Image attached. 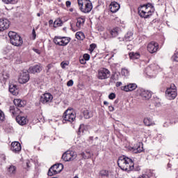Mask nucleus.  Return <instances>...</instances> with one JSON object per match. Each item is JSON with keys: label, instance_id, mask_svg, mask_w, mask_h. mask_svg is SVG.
Returning a JSON list of instances; mask_svg holds the SVG:
<instances>
[{"label": "nucleus", "instance_id": "obj_53", "mask_svg": "<svg viewBox=\"0 0 178 178\" xmlns=\"http://www.w3.org/2000/svg\"><path fill=\"white\" fill-rule=\"evenodd\" d=\"M73 84H74L73 80H70L67 83V86L68 87H72V86H73Z\"/></svg>", "mask_w": 178, "mask_h": 178}, {"label": "nucleus", "instance_id": "obj_30", "mask_svg": "<svg viewBox=\"0 0 178 178\" xmlns=\"http://www.w3.org/2000/svg\"><path fill=\"white\" fill-rule=\"evenodd\" d=\"M119 31H120V29L118 27L114 28L110 31L111 35L113 38L118 37L119 35Z\"/></svg>", "mask_w": 178, "mask_h": 178}, {"label": "nucleus", "instance_id": "obj_22", "mask_svg": "<svg viewBox=\"0 0 178 178\" xmlns=\"http://www.w3.org/2000/svg\"><path fill=\"white\" fill-rule=\"evenodd\" d=\"M14 104L15 106H18V108H23V106H26V102L20 99H15Z\"/></svg>", "mask_w": 178, "mask_h": 178}, {"label": "nucleus", "instance_id": "obj_49", "mask_svg": "<svg viewBox=\"0 0 178 178\" xmlns=\"http://www.w3.org/2000/svg\"><path fill=\"white\" fill-rule=\"evenodd\" d=\"M97 48V44L95 43H92L90 45V51H94V49Z\"/></svg>", "mask_w": 178, "mask_h": 178}, {"label": "nucleus", "instance_id": "obj_7", "mask_svg": "<svg viewBox=\"0 0 178 178\" xmlns=\"http://www.w3.org/2000/svg\"><path fill=\"white\" fill-rule=\"evenodd\" d=\"M137 97H140L144 101H148L152 97V92L144 88H138L136 90Z\"/></svg>", "mask_w": 178, "mask_h": 178}, {"label": "nucleus", "instance_id": "obj_34", "mask_svg": "<svg viewBox=\"0 0 178 178\" xmlns=\"http://www.w3.org/2000/svg\"><path fill=\"white\" fill-rule=\"evenodd\" d=\"M9 23H0V31H4L9 29Z\"/></svg>", "mask_w": 178, "mask_h": 178}, {"label": "nucleus", "instance_id": "obj_9", "mask_svg": "<svg viewBox=\"0 0 178 178\" xmlns=\"http://www.w3.org/2000/svg\"><path fill=\"white\" fill-rule=\"evenodd\" d=\"M76 158H77V153L70 150L65 152L62 156V159H63L65 162H70V161H74Z\"/></svg>", "mask_w": 178, "mask_h": 178}, {"label": "nucleus", "instance_id": "obj_31", "mask_svg": "<svg viewBox=\"0 0 178 178\" xmlns=\"http://www.w3.org/2000/svg\"><path fill=\"white\" fill-rule=\"evenodd\" d=\"M133 38V32L128 31L124 36V41H131Z\"/></svg>", "mask_w": 178, "mask_h": 178}, {"label": "nucleus", "instance_id": "obj_63", "mask_svg": "<svg viewBox=\"0 0 178 178\" xmlns=\"http://www.w3.org/2000/svg\"><path fill=\"white\" fill-rule=\"evenodd\" d=\"M104 105H109V103L108 102H106V101H104Z\"/></svg>", "mask_w": 178, "mask_h": 178}, {"label": "nucleus", "instance_id": "obj_21", "mask_svg": "<svg viewBox=\"0 0 178 178\" xmlns=\"http://www.w3.org/2000/svg\"><path fill=\"white\" fill-rule=\"evenodd\" d=\"M81 27H83V24L81 23H72L71 24V29L72 31L76 32L79 31V30L81 29Z\"/></svg>", "mask_w": 178, "mask_h": 178}, {"label": "nucleus", "instance_id": "obj_46", "mask_svg": "<svg viewBox=\"0 0 178 178\" xmlns=\"http://www.w3.org/2000/svg\"><path fill=\"white\" fill-rule=\"evenodd\" d=\"M96 29L97 30H98V31H104V26L99 25V24H97V26H96Z\"/></svg>", "mask_w": 178, "mask_h": 178}, {"label": "nucleus", "instance_id": "obj_51", "mask_svg": "<svg viewBox=\"0 0 178 178\" xmlns=\"http://www.w3.org/2000/svg\"><path fill=\"white\" fill-rule=\"evenodd\" d=\"M69 65V63H65V62H62L60 63V66L63 69H65L66 68V66H67Z\"/></svg>", "mask_w": 178, "mask_h": 178}, {"label": "nucleus", "instance_id": "obj_40", "mask_svg": "<svg viewBox=\"0 0 178 178\" xmlns=\"http://www.w3.org/2000/svg\"><path fill=\"white\" fill-rule=\"evenodd\" d=\"M121 74L122 76H129V70L126 69V68H123L121 71Z\"/></svg>", "mask_w": 178, "mask_h": 178}, {"label": "nucleus", "instance_id": "obj_39", "mask_svg": "<svg viewBox=\"0 0 178 178\" xmlns=\"http://www.w3.org/2000/svg\"><path fill=\"white\" fill-rule=\"evenodd\" d=\"M47 175L48 176H54V175H56V172H55V170L53 169L52 167H51L49 169V171L47 172Z\"/></svg>", "mask_w": 178, "mask_h": 178}, {"label": "nucleus", "instance_id": "obj_58", "mask_svg": "<svg viewBox=\"0 0 178 178\" xmlns=\"http://www.w3.org/2000/svg\"><path fill=\"white\" fill-rule=\"evenodd\" d=\"M127 49H129V51H131V49H133V45H131V44H128V45L127 46Z\"/></svg>", "mask_w": 178, "mask_h": 178}, {"label": "nucleus", "instance_id": "obj_4", "mask_svg": "<svg viewBox=\"0 0 178 178\" xmlns=\"http://www.w3.org/2000/svg\"><path fill=\"white\" fill-rule=\"evenodd\" d=\"M8 37H10V43L15 47H22L23 45V39L16 32L10 31Z\"/></svg>", "mask_w": 178, "mask_h": 178}, {"label": "nucleus", "instance_id": "obj_3", "mask_svg": "<svg viewBox=\"0 0 178 178\" xmlns=\"http://www.w3.org/2000/svg\"><path fill=\"white\" fill-rule=\"evenodd\" d=\"M78 5L83 13H90L92 10V3L90 0H78Z\"/></svg>", "mask_w": 178, "mask_h": 178}, {"label": "nucleus", "instance_id": "obj_26", "mask_svg": "<svg viewBox=\"0 0 178 178\" xmlns=\"http://www.w3.org/2000/svg\"><path fill=\"white\" fill-rule=\"evenodd\" d=\"M5 54L8 59H12L15 56V50L13 49H6Z\"/></svg>", "mask_w": 178, "mask_h": 178}, {"label": "nucleus", "instance_id": "obj_50", "mask_svg": "<svg viewBox=\"0 0 178 178\" xmlns=\"http://www.w3.org/2000/svg\"><path fill=\"white\" fill-rule=\"evenodd\" d=\"M108 98L109 99H115V98H116V95H115V93H111L108 95Z\"/></svg>", "mask_w": 178, "mask_h": 178}, {"label": "nucleus", "instance_id": "obj_47", "mask_svg": "<svg viewBox=\"0 0 178 178\" xmlns=\"http://www.w3.org/2000/svg\"><path fill=\"white\" fill-rule=\"evenodd\" d=\"M79 62H80V63H81V65H86L87 63L86 60L85 58H83V57L80 58Z\"/></svg>", "mask_w": 178, "mask_h": 178}, {"label": "nucleus", "instance_id": "obj_35", "mask_svg": "<svg viewBox=\"0 0 178 178\" xmlns=\"http://www.w3.org/2000/svg\"><path fill=\"white\" fill-rule=\"evenodd\" d=\"M83 116L85 119H90V118H92V113L88 110H86L83 111Z\"/></svg>", "mask_w": 178, "mask_h": 178}, {"label": "nucleus", "instance_id": "obj_10", "mask_svg": "<svg viewBox=\"0 0 178 178\" xmlns=\"http://www.w3.org/2000/svg\"><path fill=\"white\" fill-rule=\"evenodd\" d=\"M110 76L111 72L106 68H102L99 70L97 77L99 80H106Z\"/></svg>", "mask_w": 178, "mask_h": 178}, {"label": "nucleus", "instance_id": "obj_62", "mask_svg": "<svg viewBox=\"0 0 178 178\" xmlns=\"http://www.w3.org/2000/svg\"><path fill=\"white\" fill-rule=\"evenodd\" d=\"M0 23H6V19H0Z\"/></svg>", "mask_w": 178, "mask_h": 178}, {"label": "nucleus", "instance_id": "obj_23", "mask_svg": "<svg viewBox=\"0 0 178 178\" xmlns=\"http://www.w3.org/2000/svg\"><path fill=\"white\" fill-rule=\"evenodd\" d=\"M81 156H82V159H90L92 156V153L90 150H86L81 153Z\"/></svg>", "mask_w": 178, "mask_h": 178}, {"label": "nucleus", "instance_id": "obj_60", "mask_svg": "<svg viewBox=\"0 0 178 178\" xmlns=\"http://www.w3.org/2000/svg\"><path fill=\"white\" fill-rule=\"evenodd\" d=\"M26 168H30V161H26Z\"/></svg>", "mask_w": 178, "mask_h": 178}, {"label": "nucleus", "instance_id": "obj_5", "mask_svg": "<svg viewBox=\"0 0 178 178\" xmlns=\"http://www.w3.org/2000/svg\"><path fill=\"white\" fill-rule=\"evenodd\" d=\"M63 118L65 122L73 123L76 120V113L73 111L72 108H68L63 113Z\"/></svg>", "mask_w": 178, "mask_h": 178}, {"label": "nucleus", "instance_id": "obj_6", "mask_svg": "<svg viewBox=\"0 0 178 178\" xmlns=\"http://www.w3.org/2000/svg\"><path fill=\"white\" fill-rule=\"evenodd\" d=\"M165 95L168 99L170 100L175 99L177 97V88H176L175 84H171L170 87L167 88Z\"/></svg>", "mask_w": 178, "mask_h": 178}, {"label": "nucleus", "instance_id": "obj_57", "mask_svg": "<svg viewBox=\"0 0 178 178\" xmlns=\"http://www.w3.org/2000/svg\"><path fill=\"white\" fill-rule=\"evenodd\" d=\"M108 110L110 112H113V111H115V108H113V106H109Z\"/></svg>", "mask_w": 178, "mask_h": 178}, {"label": "nucleus", "instance_id": "obj_27", "mask_svg": "<svg viewBox=\"0 0 178 178\" xmlns=\"http://www.w3.org/2000/svg\"><path fill=\"white\" fill-rule=\"evenodd\" d=\"M10 112L12 113L13 116H17L19 113V110L17 107H15L14 106H10Z\"/></svg>", "mask_w": 178, "mask_h": 178}, {"label": "nucleus", "instance_id": "obj_64", "mask_svg": "<svg viewBox=\"0 0 178 178\" xmlns=\"http://www.w3.org/2000/svg\"><path fill=\"white\" fill-rule=\"evenodd\" d=\"M93 138L94 137L92 136L89 137V141H92Z\"/></svg>", "mask_w": 178, "mask_h": 178}, {"label": "nucleus", "instance_id": "obj_11", "mask_svg": "<svg viewBox=\"0 0 178 178\" xmlns=\"http://www.w3.org/2000/svg\"><path fill=\"white\" fill-rule=\"evenodd\" d=\"M147 49L149 54H155L159 49V44L156 42H151L147 44Z\"/></svg>", "mask_w": 178, "mask_h": 178}, {"label": "nucleus", "instance_id": "obj_15", "mask_svg": "<svg viewBox=\"0 0 178 178\" xmlns=\"http://www.w3.org/2000/svg\"><path fill=\"white\" fill-rule=\"evenodd\" d=\"M137 88V84L136 83H129L127 86H122L121 90L125 91V92H129L130 91H134Z\"/></svg>", "mask_w": 178, "mask_h": 178}, {"label": "nucleus", "instance_id": "obj_20", "mask_svg": "<svg viewBox=\"0 0 178 178\" xmlns=\"http://www.w3.org/2000/svg\"><path fill=\"white\" fill-rule=\"evenodd\" d=\"M51 168H53L56 175H58V173H60L62 170H63V165L62 163L55 164L51 166Z\"/></svg>", "mask_w": 178, "mask_h": 178}, {"label": "nucleus", "instance_id": "obj_43", "mask_svg": "<svg viewBox=\"0 0 178 178\" xmlns=\"http://www.w3.org/2000/svg\"><path fill=\"white\" fill-rule=\"evenodd\" d=\"M4 3H15L16 2V0H2Z\"/></svg>", "mask_w": 178, "mask_h": 178}, {"label": "nucleus", "instance_id": "obj_1", "mask_svg": "<svg viewBox=\"0 0 178 178\" xmlns=\"http://www.w3.org/2000/svg\"><path fill=\"white\" fill-rule=\"evenodd\" d=\"M118 165L120 169L126 172L134 170V163L133 160L126 156H122L118 159Z\"/></svg>", "mask_w": 178, "mask_h": 178}, {"label": "nucleus", "instance_id": "obj_29", "mask_svg": "<svg viewBox=\"0 0 178 178\" xmlns=\"http://www.w3.org/2000/svg\"><path fill=\"white\" fill-rule=\"evenodd\" d=\"M16 166L11 165L7 168L8 175H16Z\"/></svg>", "mask_w": 178, "mask_h": 178}, {"label": "nucleus", "instance_id": "obj_37", "mask_svg": "<svg viewBox=\"0 0 178 178\" xmlns=\"http://www.w3.org/2000/svg\"><path fill=\"white\" fill-rule=\"evenodd\" d=\"M134 149L135 150V152H143V147L140 146V145H136V146H135L134 147Z\"/></svg>", "mask_w": 178, "mask_h": 178}, {"label": "nucleus", "instance_id": "obj_13", "mask_svg": "<svg viewBox=\"0 0 178 178\" xmlns=\"http://www.w3.org/2000/svg\"><path fill=\"white\" fill-rule=\"evenodd\" d=\"M52 99H54V96L51 93H44L40 97V102L42 104H49V102H52Z\"/></svg>", "mask_w": 178, "mask_h": 178}, {"label": "nucleus", "instance_id": "obj_59", "mask_svg": "<svg viewBox=\"0 0 178 178\" xmlns=\"http://www.w3.org/2000/svg\"><path fill=\"white\" fill-rule=\"evenodd\" d=\"M84 127H86V126L84 124H81L80 127H79V130H81V131H83V129H84Z\"/></svg>", "mask_w": 178, "mask_h": 178}, {"label": "nucleus", "instance_id": "obj_28", "mask_svg": "<svg viewBox=\"0 0 178 178\" xmlns=\"http://www.w3.org/2000/svg\"><path fill=\"white\" fill-rule=\"evenodd\" d=\"M75 37L76 40H79V41H83L86 38L84 33L81 31L76 32L75 34Z\"/></svg>", "mask_w": 178, "mask_h": 178}, {"label": "nucleus", "instance_id": "obj_56", "mask_svg": "<svg viewBox=\"0 0 178 178\" xmlns=\"http://www.w3.org/2000/svg\"><path fill=\"white\" fill-rule=\"evenodd\" d=\"M33 50L34 51V52H35L38 55H40V54H41V51L38 49H33Z\"/></svg>", "mask_w": 178, "mask_h": 178}, {"label": "nucleus", "instance_id": "obj_41", "mask_svg": "<svg viewBox=\"0 0 178 178\" xmlns=\"http://www.w3.org/2000/svg\"><path fill=\"white\" fill-rule=\"evenodd\" d=\"M3 120H5V113L0 110V122H3Z\"/></svg>", "mask_w": 178, "mask_h": 178}, {"label": "nucleus", "instance_id": "obj_42", "mask_svg": "<svg viewBox=\"0 0 178 178\" xmlns=\"http://www.w3.org/2000/svg\"><path fill=\"white\" fill-rule=\"evenodd\" d=\"M172 60H174V62H178V53H175L174 54V55L172 57Z\"/></svg>", "mask_w": 178, "mask_h": 178}, {"label": "nucleus", "instance_id": "obj_24", "mask_svg": "<svg viewBox=\"0 0 178 178\" xmlns=\"http://www.w3.org/2000/svg\"><path fill=\"white\" fill-rule=\"evenodd\" d=\"M16 121L21 126H24V124H27V118L26 117L17 116Z\"/></svg>", "mask_w": 178, "mask_h": 178}, {"label": "nucleus", "instance_id": "obj_18", "mask_svg": "<svg viewBox=\"0 0 178 178\" xmlns=\"http://www.w3.org/2000/svg\"><path fill=\"white\" fill-rule=\"evenodd\" d=\"M120 9V5L116 1L111 2L110 5V10L112 13H116L118 10Z\"/></svg>", "mask_w": 178, "mask_h": 178}, {"label": "nucleus", "instance_id": "obj_17", "mask_svg": "<svg viewBox=\"0 0 178 178\" xmlns=\"http://www.w3.org/2000/svg\"><path fill=\"white\" fill-rule=\"evenodd\" d=\"M11 151L13 152H20L22 151V145L19 142H13L11 143Z\"/></svg>", "mask_w": 178, "mask_h": 178}, {"label": "nucleus", "instance_id": "obj_55", "mask_svg": "<svg viewBox=\"0 0 178 178\" xmlns=\"http://www.w3.org/2000/svg\"><path fill=\"white\" fill-rule=\"evenodd\" d=\"M65 5L67 8H70V6L72 5V2H70V1H67L65 3Z\"/></svg>", "mask_w": 178, "mask_h": 178}, {"label": "nucleus", "instance_id": "obj_32", "mask_svg": "<svg viewBox=\"0 0 178 178\" xmlns=\"http://www.w3.org/2000/svg\"><path fill=\"white\" fill-rule=\"evenodd\" d=\"M144 124L145 126H154L155 123L152 122V119L150 118H146L144 119Z\"/></svg>", "mask_w": 178, "mask_h": 178}, {"label": "nucleus", "instance_id": "obj_44", "mask_svg": "<svg viewBox=\"0 0 178 178\" xmlns=\"http://www.w3.org/2000/svg\"><path fill=\"white\" fill-rule=\"evenodd\" d=\"M36 37H37V34L35 33V29H33L32 31V35H31V38L32 40H35Z\"/></svg>", "mask_w": 178, "mask_h": 178}, {"label": "nucleus", "instance_id": "obj_48", "mask_svg": "<svg viewBox=\"0 0 178 178\" xmlns=\"http://www.w3.org/2000/svg\"><path fill=\"white\" fill-rule=\"evenodd\" d=\"M52 67H53L52 64H49V65L46 67L47 73H49V70L52 69Z\"/></svg>", "mask_w": 178, "mask_h": 178}, {"label": "nucleus", "instance_id": "obj_61", "mask_svg": "<svg viewBox=\"0 0 178 178\" xmlns=\"http://www.w3.org/2000/svg\"><path fill=\"white\" fill-rule=\"evenodd\" d=\"M122 86V82H117L116 83V87H120Z\"/></svg>", "mask_w": 178, "mask_h": 178}, {"label": "nucleus", "instance_id": "obj_2", "mask_svg": "<svg viewBox=\"0 0 178 178\" xmlns=\"http://www.w3.org/2000/svg\"><path fill=\"white\" fill-rule=\"evenodd\" d=\"M154 12H155V8L151 3L144 4L138 8L139 15L144 19H148L149 16H152Z\"/></svg>", "mask_w": 178, "mask_h": 178}, {"label": "nucleus", "instance_id": "obj_16", "mask_svg": "<svg viewBox=\"0 0 178 178\" xmlns=\"http://www.w3.org/2000/svg\"><path fill=\"white\" fill-rule=\"evenodd\" d=\"M42 70V66L41 65L38 64L36 65L30 67L29 69V72L35 74V73H40Z\"/></svg>", "mask_w": 178, "mask_h": 178}, {"label": "nucleus", "instance_id": "obj_19", "mask_svg": "<svg viewBox=\"0 0 178 178\" xmlns=\"http://www.w3.org/2000/svg\"><path fill=\"white\" fill-rule=\"evenodd\" d=\"M9 91L13 95H17L19 94V89L17 88V86L14 84L9 85Z\"/></svg>", "mask_w": 178, "mask_h": 178}, {"label": "nucleus", "instance_id": "obj_33", "mask_svg": "<svg viewBox=\"0 0 178 178\" xmlns=\"http://www.w3.org/2000/svg\"><path fill=\"white\" fill-rule=\"evenodd\" d=\"M99 175L100 176V177H108L109 171L106 170H102L99 172Z\"/></svg>", "mask_w": 178, "mask_h": 178}, {"label": "nucleus", "instance_id": "obj_38", "mask_svg": "<svg viewBox=\"0 0 178 178\" xmlns=\"http://www.w3.org/2000/svg\"><path fill=\"white\" fill-rule=\"evenodd\" d=\"M79 147H80L81 148H87V147H88V145L87 144V143H86V141L81 140L79 143Z\"/></svg>", "mask_w": 178, "mask_h": 178}, {"label": "nucleus", "instance_id": "obj_8", "mask_svg": "<svg viewBox=\"0 0 178 178\" xmlns=\"http://www.w3.org/2000/svg\"><path fill=\"white\" fill-rule=\"evenodd\" d=\"M70 40L69 37L55 36L54 42L56 45H59V47H66L70 42Z\"/></svg>", "mask_w": 178, "mask_h": 178}, {"label": "nucleus", "instance_id": "obj_54", "mask_svg": "<svg viewBox=\"0 0 178 178\" xmlns=\"http://www.w3.org/2000/svg\"><path fill=\"white\" fill-rule=\"evenodd\" d=\"M50 26H54V27H56V26H62V24H60V23H51Z\"/></svg>", "mask_w": 178, "mask_h": 178}, {"label": "nucleus", "instance_id": "obj_45", "mask_svg": "<svg viewBox=\"0 0 178 178\" xmlns=\"http://www.w3.org/2000/svg\"><path fill=\"white\" fill-rule=\"evenodd\" d=\"M86 22V18L84 17H79L77 19V23H85Z\"/></svg>", "mask_w": 178, "mask_h": 178}, {"label": "nucleus", "instance_id": "obj_25", "mask_svg": "<svg viewBox=\"0 0 178 178\" xmlns=\"http://www.w3.org/2000/svg\"><path fill=\"white\" fill-rule=\"evenodd\" d=\"M9 79V72L8 71H3L1 76V83H6V81Z\"/></svg>", "mask_w": 178, "mask_h": 178}, {"label": "nucleus", "instance_id": "obj_14", "mask_svg": "<svg viewBox=\"0 0 178 178\" xmlns=\"http://www.w3.org/2000/svg\"><path fill=\"white\" fill-rule=\"evenodd\" d=\"M30 80V75L27 72H22L18 79L20 84H26Z\"/></svg>", "mask_w": 178, "mask_h": 178}, {"label": "nucleus", "instance_id": "obj_52", "mask_svg": "<svg viewBox=\"0 0 178 178\" xmlns=\"http://www.w3.org/2000/svg\"><path fill=\"white\" fill-rule=\"evenodd\" d=\"M83 58L84 59H86V61H87V60H90V54H85L83 55Z\"/></svg>", "mask_w": 178, "mask_h": 178}, {"label": "nucleus", "instance_id": "obj_36", "mask_svg": "<svg viewBox=\"0 0 178 178\" xmlns=\"http://www.w3.org/2000/svg\"><path fill=\"white\" fill-rule=\"evenodd\" d=\"M129 58H131V59H138V58H140V54L134 52L129 53Z\"/></svg>", "mask_w": 178, "mask_h": 178}, {"label": "nucleus", "instance_id": "obj_12", "mask_svg": "<svg viewBox=\"0 0 178 178\" xmlns=\"http://www.w3.org/2000/svg\"><path fill=\"white\" fill-rule=\"evenodd\" d=\"M155 65H152L149 67H147L145 70V73L147 76H149L150 79H152V77H156L158 72L156 70H154L155 69Z\"/></svg>", "mask_w": 178, "mask_h": 178}]
</instances>
